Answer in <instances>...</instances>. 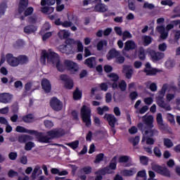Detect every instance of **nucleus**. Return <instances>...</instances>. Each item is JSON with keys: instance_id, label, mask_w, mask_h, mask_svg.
Masks as SVG:
<instances>
[{"instance_id": "nucleus-31", "label": "nucleus", "mask_w": 180, "mask_h": 180, "mask_svg": "<svg viewBox=\"0 0 180 180\" xmlns=\"http://www.w3.org/2000/svg\"><path fill=\"white\" fill-rule=\"evenodd\" d=\"M137 180H147V173L146 170H141L137 173L136 175Z\"/></svg>"}, {"instance_id": "nucleus-54", "label": "nucleus", "mask_w": 180, "mask_h": 180, "mask_svg": "<svg viewBox=\"0 0 180 180\" xmlns=\"http://www.w3.org/2000/svg\"><path fill=\"white\" fill-rule=\"evenodd\" d=\"M28 22L29 23H32L34 25L37 22V15L36 14H34L28 18Z\"/></svg>"}, {"instance_id": "nucleus-55", "label": "nucleus", "mask_w": 180, "mask_h": 180, "mask_svg": "<svg viewBox=\"0 0 180 180\" xmlns=\"http://www.w3.org/2000/svg\"><path fill=\"white\" fill-rule=\"evenodd\" d=\"M139 58L140 60H144L146 58V52L144 51V49L140 48L139 50Z\"/></svg>"}, {"instance_id": "nucleus-52", "label": "nucleus", "mask_w": 180, "mask_h": 180, "mask_svg": "<svg viewBox=\"0 0 180 180\" xmlns=\"http://www.w3.org/2000/svg\"><path fill=\"white\" fill-rule=\"evenodd\" d=\"M34 147V143L30 141L25 143V150H26V151H30V150H32V148Z\"/></svg>"}, {"instance_id": "nucleus-36", "label": "nucleus", "mask_w": 180, "mask_h": 180, "mask_svg": "<svg viewBox=\"0 0 180 180\" xmlns=\"http://www.w3.org/2000/svg\"><path fill=\"white\" fill-rule=\"evenodd\" d=\"M148 109H150L148 105H143L141 108L138 109V110H136L135 113H137L138 115H144V113L148 112Z\"/></svg>"}, {"instance_id": "nucleus-64", "label": "nucleus", "mask_w": 180, "mask_h": 180, "mask_svg": "<svg viewBox=\"0 0 180 180\" xmlns=\"http://www.w3.org/2000/svg\"><path fill=\"white\" fill-rule=\"evenodd\" d=\"M140 161L141 163L143 164V165H147V164H148V158H147L146 156H141Z\"/></svg>"}, {"instance_id": "nucleus-40", "label": "nucleus", "mask_w": 180, "mask_h": 180, "mask_svg": "<svg viewBox=\"0 0 180 180\" xmlns=\"http://www.w3.org/2000/svg\"><path fill=\"white\" fill-rule=\"evenodd\" d=\"M18 58V65L27 64V63L29 62V58H27L26 56H20Z\"/></svg>"}, {"instance_id": "nucleus-58", "label": "nucleus", "mask_w": 180, "mask_h": 180, "mask_svg": "<svg viewBox=\"0 0 180 180\" xmlns=\"http://www.w3.org/2000/svg\"><path fill=\"white\" fill-rule=\"evenodd\" d=\"M143 102L146 106H150V105H153V98L147 97L143 99Z\"/></svg>"}, {"instance_id": "nucleus-60", "label": "nucleus", "mask_w": 180, "mask_h": 180, "mask_svg": "<svg viewBox=\"0 0 180 180\" xmlns=\"http://www.w3.org/2000/svg\"><path fill=\"white\" fill-rule=\"evenodd\" d=\"M119 88L121 89V91H125L126 89L127 88V84L124 80H122L120 84H119Z\"/></svg>"}, {"instance_id": "nucleus-47", "label": "nucleus", "mask_w": 180, "mask_h": 180, "mask_svg": "<svg viewBox=\"0 0 180 180\" xmlns=\"http://www.w3.org/2000/svg\"><path fill=\"white\" fill-rule=\"evenodd\" d=\"M79 144V141H75L73 142H71V143H66V146H68L69 147H70L73 150H75L76 148H78Z\"/></svg>"}, {"instance_id": "nucleus-18", "label": "nucleus", "mask_w": 180, "mask_h": 180, "mask_svg": "<svg viewBox=\"0 0 180 180\" xmlns=\"http://www.w3.org/2000/svg\"><path fill=\"white\" fill-rule=\"evenodd\" d=\"M137 172V169L132 167L129 169H124L121 172L122 175L124 176H133Z\"/></svg>"}, {"instance_id": "nucleus-38", "label": "nucleus", "mask_w": 180, "mask_h": 180, "mask_svg": "<svg viewBox=\"0 0 180 180\" xmlns=\"http://www.w3.org/2000/svg\"><path fill=\"white\" fill-rule=\"evenodd\" d=\"M129 143H132V146H134V147H136V146H137L139 143H140V136H136L134 138V137L129 138Z\"/></svg>"}, {"instance_id": "nucleus-59", "label": "nucleus", "mask_w": 180, "mask_h": 180, "mask_svg": "<svg viewBox=\"0 0 180 180\" xmlns=\"http://www.w3.org/2000/svg\"><path fill=\"white\" fill-rule=\"evenodd\" d=\"M175 65L174 60L172 59H168L165 63V66L167 68H172Z\"/></svg>"}, {"instance_id": "nucleus-19", "label": "nucleus", "mask_w": 180, "mask_h": 180, "mask_svg": "<svg viewBox=\"0 0 180 180\" xmlns=\"http://www.w3.org/2000/svg\"><path fill=\"white\" fill-rule=\"evenodd\" d=\"M136 43L132 40H128L124 44V50L126 51H130V50H134L136 49Z\"/></svg>"}, {"instance_id": "nucleus-14", "label": "nucleus", "mask_w": 180, "mask_h": 180, "mask_svg": "<svg viewBox=\"0 0 180 180\" xmlns=\"http://www.w3.org/2000/svg\"><path fill=\"white\" fill-rule=\"evenodd\" d=\"M68 20L64 21L62 23V26L63 27H71V26H72L74 23H75V25H78L77 24V22H75V18H74V16L68 15Z\"/></svg>"}, {"instance_id": "nucleus-46", "label": "nucleus", "mask_w": 180, "mask_h": 180, "mask_svg": "<svg viewBox=\"0 0 180 180\" xmlns=\"http://www.w3.org/2000/svg\"><path fill=\"white\" fill-rule=\"evenodd\" d=\"M160 174V175H163L164 176H171V173L169 172V170L167 167H162L161 172Z\"/></svg>"}, {"instance_id": "nucleus-25", "label": "nucleus", "mask_w": 180, "mask_h": 180, "mask_svg": "<svg viewBox=\"0 0 180 180\" xmlns=\"http://www.w3.org/2000/svg\"><path fill=\"white\" fill-rule=\"evenodd\" d=\"M156 120L160 130H165V125L162 121V114L161 112L158 113Z\"/></svg>"}, {"instance_id": "nucleus-1", "label": "nucleus", "mask_w": 180, "mask_h": 180, "mask_svg": "<svg viewBox=\"0 0 180 180\" xmlns=\"http://www.w3.org/2000/svg\"><path fill=\"white\" fill-rule=\"evenodd\" d=\"M46 60L49 64H53L56 66L58 71L63 72L65 70V67L60 60V56L57 53L53 52L51 49H49L48 52L43 50L41 55V63L43 65H46Z\"/></svg>"}, {"instance_id": "nucleus-29", "label": "nucleus", "mask_w": 180, "mask_h": 180, "mask_svg": "<svg viewBox=\"0 0 180 180\" xmlns=\"http://www.w3.org/2000/svg\"><path fill=\"white\" fill-rule=\"evenodd\" d=\"M123 72L125 73L126 78L128 79L131 78V75H133V69L129 68L128 66H125L123 68Z\"/></svg>"}, {"instance_id": "nucleus-34", "label": "nucleus", "mask_w": 180, "mask_h": 180, "mask_svg": "<svg viewBox=\"0 0 180 180\" xmlns=\"http://www.w3.org/2000/svg\"><path fill=\"white\" fill-rule=\"evenodd\" d=\"M32 140V136L29 135H22L18 138L19 143H27V141H30Z\"/></svg>"}, {"instance_id": "nucleus-35", "label": "nucleus", "mask_w": 180, "mask_h": 180, "mask_svg": "<svg viewBox=\"0 0 180 180\" xmlns=\"http://www.w3.org/2000/svg\"><path fill=\"white\" fill-rule=\"evenodd\" d=\"M73 98L75 101H78V99H81L82 98V92L79 91V89L76 88L75 91L73 93Z\"/></svg>"}, {"instance_id": "nucleus-10", "label": "nucleus", "mask_w": 180, "mask_h": 180, "mask_svg": "<svg viewBox=\"0 0 180 180\" xmlns=\"http://www.w3.org/2000/svg\"><path fill=\"white\" fill-rule=\"evenodd\" d=\"M104 119L108 122V124L110 126V127H115V126H116L117 119H116V117H115L114 115L105 114L104 115Z\"/></svg>"}, {"instance_id": "nucleus-39", "label": "nucleus", "mask_w": 180, "mask_h": 180, "mask_svg": "<svg viewBox=\"0 0 180 180\" xmlns=\"http://www.w3.org/2000/svg\"><path fill=\"white\" fill-rule=\"evenodd\" d=\"M42 13H46L47 15H50V13H53L54 12V8L50 6H45L41 8Z\"/></svg>"}, {"instance_id": "nucleus-28", "label": "nucleus", "mask_w": 180, "mask_h": 180, "mask_svg": "<svg viewBox=\"0 0 180 180\" xmlns=\"http://www.w3.org/2000/svg\"><path fill=\"white\" fill-rule=\"evenodd\" d=\"M108 46V41L105 39L100 40L97 44V50L98 51H102L104 47Z\"/></svg>"}, {"instance_id": "nucleus-22", "label": "nucleus", "mask_w": 180, "mask_h": 180, "mask_svg": "<svg viewBox=\"0 0 180 180\" xmlns=\"http://www.w3.org/2000/svg\"><path fill=\"white\" fill-rule=\"evenodd\" d=\"M41 85L45 92L49 93L51 91V84H50V81H49V79H44L41 82Z\"/></svg>"}, {"instance_id": "nucleus-9", "label": "nucleus", "mask_w": 180, "mask_h": 180, "mask_svg": "<svg viewBox=\"0 0 180 180\" xmlns=\"http://www.w3.org/2000/svg\"><path fill=\"white\" fill-rule=\"evenodd\" d=\"M143 133V137L142 139V143L146 141V136H149L150 137H154V136H158V130L157 129L149 128L146 130Z\"/></svg>"}, {"instance_id": "nucleus-16", "label": "nucleus", "mask_w": 180, "mask_h": 180, "mask_svg": "<svg viewBox=\"0 0 180 180\" xmlns=\"http://www.w3.org/2000/svg\"><path fill=\"white\" fill-rule=\"evenodd\" d=\"M156 101L157 104L160 108H162V109H165V110H171V106L169 103L164 101V98H156Z\"/></svg>"}, {"instance_id": "nucleus-33", "label": "nucleus", "mask_w": 180, "mask_h": 180, "mask_svg": "<svg viewBox=\"0 0 180 180\" xmlns=\"http://www.w3.org/2000/svg\"><path fill=\"white\" fill-rule=\"evenodd\" d=\"M34 119V116L32 114H28L22 117V120L25 123H32Z\"/></svg>"}, {"instance_id": "nucleus-20", "label": "nucleus", "mask_w": 180, "mask_h": 180, "mask_svg": "<svg viewBox=\"0 0 180 180\" xmlns=\"http://www.w3.org/2000/svg\"><path fill=\"white\" fill-rule=\"evenodd\" d=\"M144 72H146V75H155V74H157V70L151 68V65L149 63H147L146 64Z\"/></svg>"}, {"instance_id": "nucleus-30", "label": "nucleus", "mask_w": 180, "mask_h": 180, "mask_svg": "<svg viewBox=\"0 0 180 180\" xmlns=\"http://www.w3.org/2000/svg\"><path fill=\"white\" fill-rule=\"evenodd\" d=\"M94 9L96 12H106L108 11V6L105 4H99L95 6Z\"/></svg>"}, {"instance_id": "nucleus-2", "label": "nucleus", "mask_w": 180, "mask_h": 180, "mask_svg": "<svg viewBox=\"0 0 180 180\" xmlns=\"http://www.w3.org/2000/svg\"><path fill=\"white\" fill-rule=\"evenodd\" d=\"M48 135H45L42 133L38 132L34 130L32 135L36 136L39 143H50L51 139H56V137H61L64 135V131L63 129H53L47 132Z\"/></svg>"}, {"instance_id": "nucleus-5", "label": "nucleus", "mask_w": 180, "mask_h": 180, "mask_svg": "<svg viewBox=\"0 0 180 180\" xmlns=\"http://www.w3.org/2000/svg\"><path fill=\"white\" fill-rule=\"evenodd\" d=\"M50 106L56 112H60L63 109V102L58 100V98L53 97L50 101Z\"/></svg>"}, {"instance_id": "nucleus-57", "label": "nucleus", "mask_w": 180, "mask_h": 180, "mask_svg": "<svg viewBox=\"0 0 180 180\" xmlns=\"http://www.w3.org/2000/svg\"><path fill=\"white\" fill-rule=\"evenodd\" d=\"M108 77H109V78L114 82H117V81H119V76L115 73H110Z\"/></svg>"}, {"instance_id": "nucleus-56", "label": "nucleus", "mask_w": 180, "mask_h": 180, "mask_svg": "<svg viewBox=\"0 0 180 180\" xmlns=\"http://www.w3.org/2000/svg\"><path fill=\"white\" fill-rule=\"evenodd\" d=\"M77 46V51L82 53L84 51V45L82 44V42L79 40H77L75 41Z\"/></svg>"}, {"instance_id": "nucleus-7", "label": "nucleus", "mask_w": 180, "mask_h": 180, "mask_svg": "<svg viewBox=\"0 0 180 180\" xmlns=\"http://www.w3.org/2000/svg\"><path fill=\"white\" fill-rule=\"evenodd\" d=\"M6 61L11 67H18L19 65V60L18 57H14L12 53H8L6 56Z\"/></svg>"}, {"instance_id": "nucleus-3", "label": "nucleus", "mask_w": 180, "mask_h": 180, "mask_svg": "<svg viewBox=\"0 0 180 180\" xmlns=\"http://www.w3.org/2000/svg\"><path fill=\"white\" fill-rule=\"evenodd\" d=\"M81 116L84 123L87 127L91 126V108L86 105H83L81 108Z\"/></svg>"}, {"instance_id": "nucleus-24", "label": "nucleus", "mask_w": 180, "mask_h": 180, "mask_svg": "<svg viewBox=\"0 0 180 180\" xmlns=\"http://www.w3.org/2000/svg\"><path fill=\"white\" fill-rule=\"evenodd\" d=\"M37 30V27L33 25H27L24 27V32L26 34H32V33H34Z\"/></svg>"}, {"instance_id": "nucleus-27", "label": "nucleus", "mask_w": 180, "mask_h": 180, "mask_svg": "<svg viewBox=\"0 0 180 180\" xmlns=\"http://www.w3.org/2000/svg\"><path fill=\"white\" fill-rule=\"evenodd\" d=\"M41 174H43V172L41 171V169H40V166L37 165L34 169L32 176L33 179H36V177L39 176V175H41Z\"/></svg>"}, {"instance_id": "nucleus-13", "label": "nucleus", "mask_w": 180, "mask_h": 180, "mask_svg": "<svg viewBox=\"0 0 180 180\" xmlns=\"http://www.w3.org/2000/svg\"><path fill=\"white\" fill-rule=\"evenodd\" d=\"M29 5V0H20L18 6V15H22Z\"/></svg>"}, {"instance_id": "nucleus-62", "label": "nucleus", "mask_w": 180, "mask_h": 180, "mask_svg": "<svg viewBox=\"0 0 180 180\" xmlns=\"http://www.w3.org/2000/svg\"><path fill=\"white\" fill-rule=\"evenodd\" d=\"M103 157H104L103 153L98 154L96 156V160H94L95 164H98V163L101 162V161H102V160H103Z\"/></svg>"}, {"instance_id": "nucleus-51", "label": "nucleus", "mask_w": 180, "mask_h": 180, "mask_svg": "<svg viewBox=\"0 0 180 180\" xmlns=\"http://www.w3.org/2000/svg\"><path fill=\"white\" fill-rule=\"evenodd\" d=\"M143 40V45L148 46V44H151V37L149 36H144L142 37Z\"/></svg>"}, {"instance_id": "nucleus-63", "label": "nucleus", "mask_w": 180, "mask_h": 180, "mask_svg": "<svg viewBox=\"0 0 180 180\" xmlns=\"http://www.w3.org/2000/svg\"><path fill=\"white\" fill-rule=\"evenodd\" d=\"M8 158L12 160L15 161L16 158H18V153L16 152H11L8 154Z\"/></svg>"}, {"instance_id": "nucleus-8", "label": "nucleus", "mask_w": 180, "mask_h": 180, "mask_svg": "<svg viewBox=\"0 0 180 180\" xmlns=\"http://www.w3.org/2000/svg\"><path fill=\"white\" fill-rule=\"evenodd\" d=\"M142 122L144 124H146L149 129L154 127V117L153 115H148V114L142 117Z\"/></svg>"}, {"instance_id": "nucleus-17", "label": "nucleus", "mask_w": 180, "mask_h": 180, "mask_svg": "<svg viewBox=\"0 0 180 180\" xmlns=\"http://www.w3.org/2000/svg\"><path fill=\"white\" fill-rule=\"evenodd\" d=\"M65 65H66V67H68V70H70V71H73V72L78 71V65H77V63L71 60H65Z\"/></svg>"}, {"instance_id": "nucleus-21", "label": "nucleus", "mask_w": 180, "mask_h": 180, "mask_svg": "<svg viewBox=\"0 0 180 180\" xmlns=\"http://www.w3.org/2000/svg\"><path fill=\"white\" fill-rule=\"evenodd\" d=\"M84 64L89 67V68H94L96 65V58L95 57H90L85 60Z\"/></svg>"}, {"instance_id": "nucleus-11", "label": "nucleus", "mask_w": 180, "mask_h": 180, "mask_svg": "<svg viewBox=\"0 0 180 180\" xmlns=\"http://www.w3.org/2000/svg\"><path fill=\"white\" fill-rule=\"evenodd\" d=\"M150 56L152 60L154 61H159V60H162L165 57V54L162 52H156L155 51H150Z\"/></svg>"}, {"instance_id": "nucleus-53", "label": "nucleus", "mask_w": 180, "mask_h": 180, "mask_svg": "<svg viewBox=\"0 0 180 180\" xmlns=\"http://www.w3.org/2000/svg\"><path fill=\"white\" fill-rule=\"evenodd\" d=\"M162 168H163L162 167H161V166H160V165H158L157 164H153L152 165V169L153 171H155V172H158V174H160Z\"/></svg>"}, {"instance_id": "nucleus-42", "label": "nucleus", "mask_w": 180, "mask_h": 180, "mask_svg": "<svg viewBox=\"0 0 180 180\" xmlns=\"http://www.w3.org/2000/svg\"><path fill=\"white\" fill-rule=\"evenodd\" d=\"M54 4H56V0H41V6H46V5H48L49 6H51L52 5H54Z\"/></svg>"}, {"instance_id": "nucleus-4", "label": "nucleus", "mask_w": 180, "mask_h": 180, "mask_svg": "<svg viewBox=\"0 0 180 180\" xmlns=\"http://www.w3.org/2000/svg\"><path fill=\"white\" fill-rule=\"evenodd\" d=\"M176 92L177 89L174 84H163L161 90H160L158 93V96L156 99H164V96H165V92Z\"/></svg>"}, {"instance_id": "nucleus-50", "label": "nucleus", "mask_w": 180, "mask_h": 180, "mask_svg": "<svg viewBox=\"0 0 180 180\" xmlns=\"http://www.w3.org/2000/svg\"><path fill=\"white\" fill-rule=\"evenodd\" d=\"M122 40L124 41L127 39H131V37H133V36L129 31H124V32H122Z\"/></svg>"}, {"instance_id": "nucleus-15", "label": "nucleus", "mask_w": 180, "mask_h": 180, "mask_svg": "<svg viewBox=\"0 0 180 180\" xmlns=\"http://www.w3.org/2000/svg\"><path fill=\"white\" fill-rule=\"evenodd\" d=\"M12 101V95L8 93H3L0 94L1 103H9Z\"/></svg>"}, {"instance_id": "nucleus-49", "label": "nucleus", "mask_w": 180, "mask_h": 180, "mask_svg": "<svg viewBox=\"0 0 180 180\" xmlns=\"http://www.w3.org/2000/svg\"><path fill=\"white\" fill-rule=\"evenodd\" d=\"M24 11L25 16H30V15H32L33 12H34V8H33V7H28Z\"/></svg>"}, {"instance_id": "nucleus-44", "label": "nucleus", "mask_w": 180, "mask_h": 180, "mask_svg": "<svg viewBox=\"0 0 180 180\" xmlns=\"http://www.w3.org/2000/svg\"><path fill=\"white\" fill-rule=\"evenodd\" d=\"M110 85V82H103V83L100 84L99 86H100L101 91L106 92V91H108Z\"/></svg>"}, {"instance_id": "nucleus-32", "label": "nucleus", "mask_w": 180, "mask_h": 180, "mask_svg": "<svg viewBox=\"0 0 180 180\" xmlns=\"http://www.w3.org/2000/svg\"><path fill=\"white\" fill-rule=\"evenodd\" d=\"M8 8V4L6 2H2L0 4V18H2L4 15H5V12H6V9Z\"/></svg>"}, {"instance_id": "nucleus-23", "label": "nucleus", "mask_w": 180, "mask_h": 180, "mask_svg": "<svg viewBox=\"0 0 180 180\" xmlns=\"http://www.w3.org/2000/svg\"><path fill=\"white\" fill-rule=\"evenodd\" d=\"M120 52L116 51V49H111L106 55L107 60H112V58H117L119 57Z\"/></svg>"}, {"instance_id": "nucleus-48", "label": "nucleus", "mask_w": 180, "mask_h": 180, "mask_svg": "<svg viewBox=\"0 0 180 180\" xmlns=\"http://www.w3.org/2000/svg\"><path fill=\"white\" fill-rule=\"evenodd\" d=\"M116 161H117V156H115L114 158H112L111 162L110 163V165L108 166L112 170L116 169Z\"/></svg>"}, {"instance_id": "nucleus-26", "label": "nucleus", "mask_w": 180, "mask_h": 180, "mask_svg": "<svg viewBox=\"0 0 180 180\" xmlns=\"http://www.w3.org/2000/svg\"><path fill=\"white\" fill-rule=\"evenodd\" d=\"M15 131L18 133H27V134H33V133H34V130L27 129L22 126H17Z\"/></svg>"}, {"instance_id": "nucleus-41", "label": "nucleus", "mask_w": 180, "mask_h": 180, "mask_svg": "<svg viewBox=\"0 0 180 180\" xmlns=\"http://www.w3.org/2000/svg\"><path fill=\"white\" fill-rule=\"evenodd\" d=\"M112 172H113V170L108 166L104 169L98 170V172H97V174H103L105 175V174H112Z\"/></svg>"}, {"instance_id": "nucleus-12", "label": "nucleus", "mask_w": 180, "mask_h": 180, "mask_svg": "<svg viewBox=\"0 0 180 180\" xmlns=\"http://www.w3.org/2000/svg\"><path fill=\"white\" fill-rule=\"evenodd\" d=\"M156 32L160 33L161 39L165 40L168 37V32L165 30L164 25H160L156 27Z\"/></svg>"}, {"instance_id": "nucleus-37", "label": "nucleus", "mask_w": 180, "mask_h": 180, "mask_svg": "<svg viewBox=\"0 0 180 180\" xmlns=\"http://www.w3.org/2000/svg\"><path fill=\"white\" fill-rule=\"evenodd\" d=\"M58 35V37H60V39H68V37H70V32L65 30H60L59 31Z\"/></svg>"}, {"instance_id": "nucleus-45", "label": "nucleus", "mask_w": 180, "mask_h": 180, "mask_svg": "<svg viewBox=\"0 0 180 180\" xmlns=\"http://www.w3.org/2000/svg\"><path fill=\"white\" fill-rule=\"evenodd\" d=\"M80 172H84L86 175H89L92 172V167L86 166L80 169Z\"/></svg>"}, {"instance_id": "nucleus-61", "label": "nucleus", "mask_w": 180, "mask_h": 180, "mask_svg": "<svg viewBox=\"0 0 180 180\" xmlns=\"http://www.w3.org/2000/svg\"><path fill=\"white\" fill-rule=\"evenodd\" d=\"M164 144L168 148H169L174 146V144L172 143V141H171V140L169 139H164Z\"/></svg>"}, {"instance_id": "nucleus-6", "label": "nucleus", "mask_w": 180, "mask_h": 180, "mask_svg": "<svg viewBox=\"0 0 180 180\" xmlns=\"http://www.w3.org/2000/svg\"><path fill=\"white\" fill-rule=\"evenodd\" d=\"M60 78L61 81H63L65 82V88L67 89H72L74 88V82L70 77L65 75H62L60 76Z\"/></svg>"}, {"instance_id": "nucleus-43", "label": "nucleus", "mask_w": 180, "mask_h": 180, "mask_svg": "<svg viewBox=\"0 0 180 180\" xmlns=\"http://www.w3.org/2000/svg\"><path fill=\"white\" fill-rule=\"evenodd\" d=\"M146 85H150L149 86V89L152 91V92H156L157 89H158V87L157 86V84L155 83H151V82H147L146 83Z\"/></svg>"}]
</instances>
